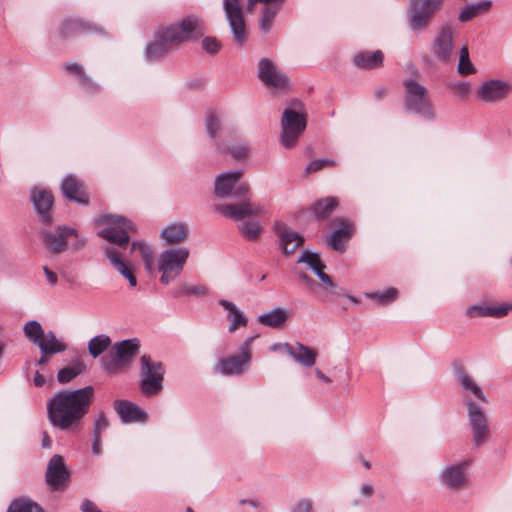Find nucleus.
I'll use <instances>...</instances> for the list:
<instances>
[{"mask_svg":"<svg viewBox=\"0 0 512 512\" xmlns=\"http://www.w3.org/2000/svg\"><path fill=\"white\" fill-rule=\"evenodd\" d=\"M338 204V199L336 197L330 196L317 200L312 205L311 210L317 220H325L329 218Z\"/></svg>","mask_w":512,"mask_h":512,"instance_id":"obj_39","label":"nucleus"},{"mask_svg":"<svg viewBox=\"0 0 512 512\" xmlns=\"http://www.w3.org/2000/svg\"><path fill=\"white\" fill-rule=\"evenodd\" d=\"M491 6L492 2L490 0H482L477 3L467 5L461 9L458 19L463 23L468 22L481 14L487 13Z\"/></svg>","mask_w":512,"mask_h":512,"instance_id":"obj_40","label":"nucleus"},{"mask_svg":"<svg viewBox=\"0 0 512 512\" xmlns=\"http://www.w3.org/2000/svg\"><path fill=\"white\" fill-rule=\"evenodd\" d=\"M272 349L275 351L278 349L285 350L291 358L306 368L312 367L317 358V353L313 349L299 342H296L295 344L284 343L281 345H274Z\"/></svg>","mask_w":512,"mask_h":512,"instance_id":"obj_23","label":"nucleus"},{"mask_svg":"<svg viewBox=\"0 0 512 512\" xmlns=\"http://www.w3.org/2000/svg\"><path fill=\"white\" fill-rule=\"evenodd\" d=\"M219 305L227 311V318L231 321L228 327L230 333L235 332L238 328L245 327L248 324L247 316L231 301L220 299Z\"/></svg>","mask_w":512,"mask_h":512,"instance_id":"obj_34","label":"nucleus"},{"mask_svg":"<svg viewBox=\"0 0 512 512\" xmlns=\"http://www.w3.org/2000/svg\"><path fill=\"white\" fill-rule=\"evenodd\" d=\"M455 377L459 382L460 386L466 393H470L475 399L487 403V399L476 381L465 371L461 366H456Z\"/></svg>","mask_w":512,"mask_h":512,"instance_id":"obj_32","label":"nucleus"},{"mask_svg":"<svg viewBox=\"0 0 512 512\" xmlns=\"http://www.w3.org/2000/svg\"><path fill=\"white\" fill-rule=\"evenodd\" d=\"M38 348L41 354H57L67 349V344L58 339L53 331H48L42 338Z\"/></svg>","mask_w":512,"mask_h":512,"instance_id":"obj_38","label":"nucleus"},{"mask_svg":"<svg viewBox=\"0 0 512 512\" xmlns=\"http://www.w3.org/2000/svg\"><path fill=\"white\" fill-rule=\"evenodd\" d=\"M102 28L98 25L81 18L65 19L60 27V35L63 38L75 37L86 34L101 33Z\"/></svg>","mask_w":512,"mask_h":512,"instance_id":"obj_24","label":"nucleus"},{"mask_svg":"<svg viewBox=\"0 0 512 512\" xmlns=\"http://www.w3.org/2000/svg\"><path fill=\"white\" fill-rule=\"evenodd\" d=\"M30 198L39 221L46 226L52 225V206L54 203V196L51 191L42 187H34L31 190Z\"/></svg>","mask_w":512,"mask_h":512,"instance_id":"obj_16","label":"nucleus"},{"mask_svg":"<svg viewBox=\"0 0 512 512\" xmlns=\"http://www.w3.org/2000/svg\"><path fill=\"white\" fill-rule=\"evenodd\" d=\"M189 236V226L184 222H173L165 226L160 238L165 244H179L184 242Z\"/></svg>","mask_w":512,"mask_h":512,"instance_id":"obj_31","label":"nucleus"},{"mask_svg":"<svg viewBox=\"0 0 512 512\" xmlns=\"http://www.w3.org/2000/svg\"><path fill=\"white\" fill-rule=\"evenodd\" d=\"M335 223L338 228L330 236V246L335 251L343 252L346 244L353 236L354 224L346 219H338Z\"/></svg>","mask_w":512,"mask_h":512,"instance_id":"obj_26","label":"nucleus"},{"mask_svg":"<svg viewBox=\"0 0 512 512\" xmlns=\"http://www.w3.org/2000/svg\"><path fill=\"white\" fill-rule=\"evenodd\" d=\"M254 339V336L246 339V341L240 347V354L219 358L215 365V370L226 376L242 375L251 362V344Z\"/></svg>","mask_w":512,"mask_h":512,"instance_id":"obj_9","label":"nucleus"},{"mask_svg":"<svg viewBox=\"0 0 512 512\" xmlns=\"http://www.w3.org/2000/svg\"><path fill=\"white\" fill-rule=\"evenodd\" d=\"M74 241L71 242V248L75 251L80 250L86 245V238L80 237H73Z\"/></svg>","mask_w":512,"mask_h":512,"instance_id":"obj_60","label":"nucleus"},{"mask_svg":"<svg viewBox=\"0 0 512 512\" xmlns=\"http://www.w3.org/2000/svg\"><path fill=\"white\" fill-rule=\"evenodd\" d=\"M229 153L235 158V159H243L246 157L248 153V148L244 145H236L229 148Z\"/></svg>","mask_w":512,"mask_h":512,"instance_id":"obj_54","label":"nucleus"},{"mask_svg":"<svg viewBox=\"0 0 512 512\" xmlns=\"http://www.w3.org/2000/svg\"><path fill=\"white\" fill-rule=\"evenodd\" d=\"M85 370L86 364L84 360L81 356L77 355L73 359L71 366L64 367L58 371L57 380L62 384L68 383L83 373Z\"/></svg>","mask_w":512,"mask_h":512,"instance_id":"obj_37","label":"nucleus"},{"mask_svg":"<svg viewBox=\"0 0 512 512\" xmlns=\"http://www.w3.org/2000/svg\"><path fill=\"white\" fill-rule=\"evenodd\" d=\"M242 175V170H232L218 175L214 183L216 196L224 198L231 195L233 188Z\"/></svg>","mask_w":512,"mask_h":512,"instance_id":"obj_29","label":"nucleus"},{"mask_svg":"<svg viewBox=\"0 0 512 512\" xmlns=\"http://www.w3.org/2000/svg\"><path fill=\"white\" fill-rule=\"evenodd\" d=\"M82 512H101L94 502L89 499L84 500L80 505Z\"/></svg>","mask_w":512,"mask_h":512,"instance_id":"obj_56","label":"nucleus"},{"mask_svg":"<svg viewBox=\"0 0 512 512\" xmlns=\"http://www.w3.org/2000/svg\"><path fill=\"white\" fill-rule=\"evenodd\" d=\"M52 445V441L49 437V435L47 434V432H44L43 433V439H42V447L43 448H50Z\"/></svg>","mask_w":512,"mask_h":512,"instance_id":"obj_64","label":"nucleus"},{"mask_svg":"<svg viewBox=\"0 0 512 512\" xmlns=\"http://www.w3.org/2000/svg\"><path fill=\"white\" fill-rule=\"evenodd\" d=\"M444 0H411L409 26L413 31L426 29L434 14L441 9Z\"/></svg>","mask_w":512,"mask_h":512,"instance_id":"obj_11","label":"nucleus"},{"mask_svg":"<svg viewBox=\"0 0 512 512\" xmlns=\"http://www.w3.org/2000/svg\"><path fill=\"white\" fill-rule=\"evenodd\" d=\"M42 237L48 251L59 254L68 248L71 237H78V232L69 226H58L54 231H43Z\"/></svg>","mask_w":512,"mask_h":512,"instance_id":"obj_17","label":"nucleus"},{"mask_svg":"<svg viewBox=\"0 0 512 512\" xmlns=\"http://www.w3.org/2000/svg\"><path fill=\"white\" fill-rule=\"evenodd\" d=\"M113 348L114 354L104 355L100 360L102 369L109 373H116L131 365L139 354L140 341L137 338L122 340L115 342Z\"/></svg>","mask_w":512,"mask_h":512,"instance_id":"obj_6","label":"nucleus"},{"mask_svg":"<svg viewBox=\"0 0 512 512\" xmlns=\"http://www.w3.org/2000/svg\"><path fill=\"white\" fill-rule=\"evenodd\" d=\"M109 426V421L104 414L100 412L93 422V435L102 436V432L105 431Z\"/></svg>","mask_w":512,"mask_h":512,"instance_id":"obj_52","label":"nucleus"},{"mask_svg":"<svg viewBox=\"0 0 512 512\" xmlns=\"http://www.w3.org/2000/svg\"><path fill=\"white\" fill-rule=\"evenodd\" d=\"M284 2L285 0H247L246 9L248 12H252L256 4H265L259 18V29L262 33L267 34L271 30L274 19Z\"/></svg>","mask_w":512,"mask_h":512,"instance_id":"obj_21","label":"nucleus"},{"mask_svg":"<svg viewBox=\"0 0 512 512\" xmlns=\"http://www.w3.org/2000/svg\"><path fill=\"white\" fill-rule=\"evenodd\" d=\"M165 369L160 361H153L149 355L140 358V389L144 396L152 397L163 389Z\"/></svg>","mask_w":512,"mask_h":512,"instance_id":"obj_7","label":"nucleus"},{"mask_svg":"<svg viewBox=\"0 0 512 512\" xmlns=\"http://www.w3.org/2000/svg\"><path fill=\"white\" fill-rule=\"evenodd\" d=\"M203 49L209 54H216L220 48L221 44L215 37H205L202 40Z\"/></svg>","mask_w":512,"mask_h":512,"instance_id":"obj_53","label":"nucleus"},{"mask_svg":"<svg viewBox=\"0 0 512 512\" xmlns=\"http://www.w3.org/2000/svg\"><path fill=\"white\" fill-rule=\"evenodd\" d=\"M23 332L25 337L36 346H39L42 338L46 334L40 322L36 320H30L26 322L23 327Z\"/></svg>","mask_w":512,"mask_h":512,"instance_id":"obj_44","label":"nucleus"},{"mask_svg":"<svg viewBox=\"0 0 512 512\" xmlns=\"http://www.w3.org/2000/svg\"><path fill=\"white\" fill-rule=\"evenodd\" d=\"M33 381L36 387H42L46 383L45 377L39 371L35 373Z\"/></svg>","mask_w":512,"mask_h":512,"instance_id":"obj_62","label":"nucleus"},{"mask_svg":"<svg viewBox=\"0 0 512 512\" xmlns=\"http://www.w3.org/2000/svg\"><path fill=\"white\" fill-rule=\"evenodd\" d=\"M374 488L371 484L365 483L361 487V494L365 497H371L373 495Z\"/></svg>","mask_w":512,"mask_h":512,"instance_id":"obj_61","label":"nucleus"},{"mask_svg":"<svg viewBox=\"0 0 512 512\" xmlns=\"http://www.w3.org/2000/svg\"><path fill=\"white\" fill-rule=\"evenodd\" d=\"M511 91L509 83L491 79L484 81L477 89L478 98L485 103H496L504 100Z\"/></svg>","mask_w":512,"mask_h":512,"instance_id":"obj_20","label":"nucleus"},{"mask_svg":"<svg viewBox=\"0 0 512 512\" xmlns=\"http://www.w3.org/2000/svg\"><path fill=\"white\" fill-rule=\"evenodd\" d=\"M365 297L376 301L378 305H388L397 299L398 290L394 287H390L382 292L365 293Z\"/></svg>","mask_w":512,"mask_h":512,"instance_id":"obj_46","label":"nucleus"},{"mask_svg":"<svg viewBox=\"0 0 512 512\" xmlns=\"http://www.w3.org/2000/svg\"><path fill=\"white\" fill-rule=\"evenodd\" d=\"M64 69L71 74L78 76L79 84L90 93H97L100 90V86L88 76L83 67L78 63H67Z\"/></svg>","mask_w":512,"mask_h":512,"instance_id":"obj_36","label":"nucleus"},{"mask_svg":"<svg viewBox=\"0 0 512 512\" xmlns=\"http://www.w3.org/2000/svg\"><path fill=\"white\" fill-rule=\"evenodd\" d=\"M384 55L382 51H364L356 54L353 63L356 67L365 70H373L383 66Z\"/></svg>","mask_w":512,"mask_h":512,"instance_id":"obj_33","label":"nucleus"},{"mask_svg":"<svg viewBox=\"0 0 512 512\" xmlns=\"http://www.w3.org/2000/svg\"><path fill=\"white\" fill-rule=\"evenodd\" d=\"M248 194L249 186L241 183L233 188L231 195L243 199V201L239 204L218 205L216 210L220 211L225 217L236 221L252 215H261L264 212V206L251 202L247 197Z\"/></svg>","mask_w":512,"mask_h":512,"instance_id":"obj_8","label":"nucleus"},{"mask_svg":"<svg viewBox=\"0 0 512 512\" xmlns=\"http://www.w3.org/2000/svg\"><path fill=\"white\" fill-rule=\"evenodd\" d=\"M174 48L163 37L159 30L155 33V40L150 43L145 50V55L149 60L155 61L169 54Z\"/></svg>","mask_w":512,"mask_h":512,"instance_id":"obj_35","label":"nucleus"},{"mask_svg":"<svg viewBox=\"0 0 512 512\" xmlns=\"http://www.w3.org/2000/svg\"><path fill=\"white\" fill-rule=\"evenodd\" d=\"M298 263H305L313 270V272L317 275V277L323 281L328 286L332 287L333 282L331 277L324 272V269L326 268L323 261L320 259V256L318 253L310 252V251H304L300 254V256L297 259Z\"/></svg>","mask_w":512,"mask_h":512,"instance_id":"obj_30","label":"nucleus"},{"mask_svg":"<svg viewBox=\"0 0 512 512\" xmlns=\"http://www.w3.org/2000/svg\"><path fill=\"white\" fill-rule=\"evenodd\" d=\"M475 71L473 64L469 59V52L466 46H463L460 50L458 72L461 75H469Z\"/></svg>","mask_w":512,"mask_h":512,"instance_id":"obj_48","label":"nucleus"},{"mask_svg":"<svg viewBox=\"0 0 512 512\" xmlns=\"http://www.w3.org/2000/svg\"><path fill=\"white\" fill-rule=\"evenodd\" d=\"M174 298L187 297V296H206L209 290L203 285H188L183 284L174 289L172 292Z\"/></svg>","mask_w":512,"mask_h":512,"instance_id":"obj_45","label":"nucleus"},{"mask_svg":"<svg viewBox=\"0 0 512 512\" xmlns=\"http://www.w3.org/2000/svg\"><path fill=\"white\" fill-rule=\"evenodd\" d=\"M258 78L269 89L283 93L290 87V80L269 58H262L258 63Z\"/></svg>","mask_w":512,"mask_h":512,"instance_id":"obj_13","label":"nucleus"},{"mask_svg":"<svg viewBox=\"0 0 512 512\" xmlns=\"http://www.w3.org/2000/svg\"><path fill=\"white\" fill-rule=\"evenodd\" d=\"M335 165L336 162L330 158L315 159L308 163V165L305 168V174L309 175L311 173L318 172L325 168L334 167Z\"/></svg>","mask_w":512,"mask_h":512,"instance_id":"obj_49","label":"nucleus"},{"mask_svg":"<svg viewBox=\"0 0 512 512\" xmlns=\"http://www.w3.org/2000/svg\"><path fill=\"white\" fill-rule=\"evenodd\" d=\"M464 403L468 408V419L473 432V444L481 446L488 437V420L484 411L473 403L471 398H465Z\"/></svg>","mask_w":512,"mask_h":512,"instance_id":"obj_14","label":"nucleus"},{"mask_svg":"<svg viewBox=\"0 0 512 512\" xmlns=\"http://www.w3.org/2000/svg\"><path fill=\"white\" fill-rule=\"evenodd\" d=\"M452 89L461 96H465L470 90L468 82L460 81L452 84Z\"/></svg>","mask_w":512,"mask_h":512,"instance_id":"obj_55","label":"nucleus"},{"mask_svg":"<svg viewBox=\"0 0 512 512\" xmlns=\"http://www.w3.org/2000/svg\"><path fill=\"white\" fill-rule=\"evenodd\" d=\"M274 231L278 237L279 247L285 256H291L304 244V237L284 222H276Z\"/></svg>","mask_w":512,"mask_h":512,"instance_id":"obj_19","label":"nucleus"},{"mask_svg":"<svg viewBox=\"0 0 512 512\" xmlns=\"http://www.w3.org/2000/svg\"><path fill=\"white\" fill-rule=\"evenodd\" d=\"M243 237L247 240H256L261 232V227L257 221H246L240 226Z\"/></svg>","mask_w":512,"mask_h":512,"instance_id":"obj_47","label":"nucleus"},{"mask_svg":"<svg viewBox=\"0 0 512 512\" xmlns=\"http://www.w3.org/2000/svg\"><path fill=\"white\" fill-rule=\"evenodd\" d=\"M7 512H45L42 507L28 497H19L10 503Z\"/></svg>","mask_w":512,"mask_h":512,"instance_id":"obj_42","label":"nucleus"},{"mask_svg":"<svg viewBox=\"0 0 512 512\" xmlns=\"http://www.w3.org/2000/svg\"><path fill=\"white\" fill-rule=\"evenodd\" d=\"M113 407L124 424L145 423L148 420L147 412L129 400H115Z\"/></svg>","mask_w":512,"mask_h":512,"instance_id":"obj_22","label":"nucleus"},{"mask_svg":"<svg viewBox=\"0 0 512 512\" xmlns=\"http://www.w3.org/2000/svg\"><path fill=\"white\" fill-rule=\"evenodd\" d=\"M95 399V389L88 385L75 390H61L47 401L50 424L61 431H75L81 427Z\"/></svg>","mask_w":512,"mask_h":512,"instance_id":"obj_1","label":"nucleus"},{"mask_svg":"<svg viewBox=\"0 0 512 512\" xmlns=\"http://www.w3.org/2000/svg\"><path fill=\"white\" fill-rule=\"evenodd\" d=\"M293 512H312V504L308 500L299 501Z\"/></svg>","mask_w":512,"mask_h":512,"instance_id":"obj_58","label":"nucleus"},{"mask_svg":"<svg viewBox=\"0 0 512 512\" xmlns=\"http://www.w3.org/2000/svg\"><path fill=\"white\" fill-rule=\"evenodd\" d=\"M387 95V89L384 87L377 88L374 92V98L376 100H381Z\"/></svg>","mask_w":512,"mask_h":512,"instance_id":"obj_63","label":"nucleus"},{"mask_svg":"<svg viewBox=\"0 0 512 512\" xmlns=\"http://www.w3.org/2000/svg\"><path fill=\"white\" fill-rule=\"evenodd\" d=\"M403 86L405 89L403 100L405 111L427 120H433L435 112L426 87L412 78L406 79Z\"/></svg>","mask_w":512,"mask_h":512,"instance_id":"obj_3","label":"nucleus"},{"mask_svg":"<svg viewBox=\"0 0 512 512\" xmlns=\"http://www.w3.org/2000/svg\"><path fill=\"white\" fill-rule=\"evenodd\" d=\"M512 310V302L500 305L475 304L467 308L466 314L470 318L493 317L502 318Z\"/></svg>","mask_w":512,"mask_h":512,"instance_id":"obj_27","label":"nucleus"},{"mask_svg":"<svg viewBox=\"0 0 512 512\" xmlns=\"http://www.w3.org/2000/svg\"><path fill=\"white\" fill-rule=\"evenodd\" d=\"M102 436L93 435L92 439V452L94 455L99 456L102 453Z\"/></svg>","mask_w":512,"mask_h":512,"instance_id":"obj_59","label":"nucleus"},{"mask_svg":"<svg viewBox=\"0 0 512 512\" xmlns=\"http://www.w3.org/2000/svg\"><path fill=\"white\" fill-rule=\"evenodd\" d=\"M466 467L465 462L447 466L440 474L441 481L452 491L461 490L467 485Z\"/></svg>","mask_w":512,"mask_h":512,"instance_id":"obj_25","label":"nucleus"},{"mask_svg":"<svg viewBox=\"0 0 512 512\" xmlns=\"http://www.w3.org/2000/svg\"><path fill=\"white\" fill-rule=\"evenodd\" d=\"M43 272L46 276L47 283L50 286H55L58 283L57 274L53 272L51 269H49L47 266L43 267Z\"/></svg>","mask_w":512,"mask_h":512,"instance_id":"obj_57","label":"nucleus"},{"mask_svg":"<svg viewBox=\"0 0 512 512\" xmlns=\"http://www.w3.org/2000/svg\"><path fill=\"white\" fill-rule=\"evenodd\" d=\"M223 11L231 29L234 42L238 46L245 45L247 34L242 0H223Z\"/></svg>","mask_w":512,"mask_h":512,"instance_id":"obj_12","label":"nucleus"},{"mask_svg":"<svg viewBox=\"0 0 512 512\" xmlns=\"http://www.w3.org/2000/svg\"><path fill=\"white\" fill-rule=\"evenodd\" d=\"M173 48L203 35V22L194 15L187 16L175 24L158 29Z\"/></svg>","mask_w":512,"mask_h":512,"instance_id":"obj_5","label":"nucleus"},{"mask_svg":"<svg viewBox=\"0 0 512 512\" xmlns=\"http://www.w3.org/2000/svg\"><path fill=\"white\" fill-rule=\"evenodd\" d=\"M206 130L210 138H215L220 130V121L213 113L206 117Z\"/></svg>","mask_w":512,"mask_h":512,"instance_id":"obj_51","label":"nucleus"},{"mask_svg":"<svg viewBox=\"0 0 512 512\" xmlns=\"http://www.w3.org/2000/svg\"><path fill=\"white\" fill-rule=\"evenodd\" d=\"M288 319V314L282 308H275L274 310L261 314L258 317V321L267 327L271 328H279L281 327L286 320Z\"/></svg>","mask_w":512,"mask_h":512,"instance_id":"obj_41","label":"nucleus"},{"mask_svg":"<svg viewBox=\"0 0 512 512\" xmlns=\"http://www.w3.org/2000/svg\"><path fill=\"white\" fill-rule=\"evenodd\" d=\"M190 249L186 246H175L163 250L158 256V270L161 272L160 282L168 285L183 271L189 258Z\"/></svg>","mask_w":512,"mask_h":512,"instance_id":"obj_4","label":"nucleus"},{"mask_svg":"<svg viewBox=\"0 0 512 512\" xmlns=\"http://www.w3.org/2000/svg\"><path fill=\"white\" fill-rule=\"evenodd\" d=\"M45 478L52 491L63 490L68 486L70 473L61 455L56 454L50 458Z\"/></svg>","mask_w":512,"mask_h":512,"instance_id":"obj_15","label":"nucleus"},{"mask_svg":"<svg viewBox=\"0 0 512 512\" xmlns=\"http://www.w3.org/2000/svg\"><path fill=\"white\" fill-rule=\"evenodd\" d=\"M131 250L139 251L141 253L143 261L145 262L146 267L147 268L150 267V265H151L150 262L152 260L153 253H152V250L149 247H147L145 243L135 241L131 244Z\"/></svg>","mask_w":512,"mask_h":512,"instance_id":"obj_50","label":"nucleus"},{"mask_svg":"<svg viewBox=\"0 0 512 512\" xmlns=\"http://www.w3.org/2000/svg\"><path fill=\"white\" fill-rule=\"evenodd\" d=\"M98 224L109 223V225L98 232V235L106 239L110 245L104 246L106 257L115 267V269L128 281L130 286L137 285L136 277L130 268L123 261L124 254L130 241V232L135 231V225L125 217L103 214L97 219Z\"/></svg>","mask_w":512,"mask_h":512,"instance_id":"obj_2","label":"nucleus"},{"mask_svg":"<svg viewBox=\"0 0 512 512\" xmlns=\"http://www.w3.org/2000/svg\"><path fill=\"white\" fill-rule=\"evenodd\" d=\"M112 344L111 338L106 334H100L89 340L87 348L93 358H97Z\"/></svg>","mask_w":512,"mask_h":512,"instance_id":"obj_43","label":"nucleus"},{"mask_svg":"<svg viewBox=\"0 0 512 512\" xmlns=\"http://www.w3.org/2000/svg\"><path fill=\"white\" fill-rule=\"evenodd\" d=\"M61 191L65 198L80 204H87L89 197L84 190L83 183L74 176H67L61 184Z\"/></svg>","mask_w":512,"mask_h":512,"instance_id":"obj_28","label":"nucleus"},{"mask_svg":"<svg viewBox=\"0 0 512 512\" xmlns=\"http://www.w3.org/2000/svg\"><path fill=\"white\" fill-rule=\"evenodd\" d=\"M281 145L290 149L294 147L306 129V117L292 109H285L281 118Z\"/></svg>","mask_w":512,"mask_h":512,"instance_id":"obj_10","label":"nucleus"},{"mask_svg":"<svg viewBox=\"0 0 512 512\" xmlns=\"http://www.w3.org/2000/svg\"><path fill=\"white\" fill-rule=\"evenodd\" d=\"M455 35V30L449 25L443 26L436 35L432 51L440 62L447 63L453 57Z\"/></svg>","mask_w":512,"mask_h":512,"instance_id":"obj_18","label":"nucleus"}]
</instances>
